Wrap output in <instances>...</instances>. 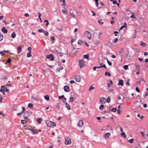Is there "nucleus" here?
Returning <instances> with one entry per match:
<instances>
[{
  "label": "nucleus",
  "instance_id": "obj_13",
  "mask_svg": "<svg viewBox=\"0 0 148 148\" xmlns=\"http://www.w3.org/2000/svg\"><path fill=\"white\" fill-rule=\"evenodd\" d=\"M118 85H121L123 86V81L122 80H119V82L118 84Z\"/></svg>",
  "mask_w": 148,
  "mask_h": 148
},
{
  "label": "nucleus",
  "instance_id": "obj_55",
  "mask_svg": "<svg viewBox=\"0 0 148 148\" xmlns=\"http://www.w3.org/2000/svg\"><path fill=\"white\" fill-rule=\"evenodd\" d=\"M113 3L114 4H116L117 2L116 1L112 0Z\"/></svg>",
  "mask_w": 148,
  "mask_h": 148
},
{
  "label": "nucleus",
  "instance_id": "obj_32",
  "mask_svg": "<svg viewBox=\"0 0 148 148\" xmlns=\"http://www.w3.org/2000/svg\"><path fill=\"white\" fill-rule=\"evenodd\" d=\"M50 123H51V126H55L56 125V123L53 122L51 121V122H50Z\"/></svg>",
  "mask_w": 148,
  "mask_h": 148
},
{
  "label": "nucleus",
  "instance_id": "obj_50",
  "mask_svg": "<svg viewBox=\"0 0 148 148\" xmlns=\"http://www.w3.org/2000/svg\"><path fill=\"white\" fill-rule=\"evenodd\" d=\"M107 86L108 89L110 88L111 86L110 83H108L107 84Z\"/></svg>",
  "mask_w": 148,
  "mask_h": 148
},
{
  "label": "nucleus",
  "instance_id": "obj_30",
  "mask_svg": "<svg viewBox=\"0 0 148 148\" xmlns=\"http://www.w3.org/2000/svg\"><path fill=\"white\" fill-rule=\"evenodd\" d=\"M63 68L62 67H61L60 68H57L56 69V71L58 72L60 70H63Z\"/></svg>",
  "mask_w": 148,
  "mask_h": 148
},
{
  "label": "nucleus",
  "instance_id": "obj_35",
  "mask_svg": "<svg viewBox=\"0 0 148 148\" xmlns=\"http://www.w3.org/2000/svg\"><path fill=\"white\" fill-rule=\"evenodd\" d=\"M11 36H12V37H15V36H16V34L15 33V32H13L12 33V34L11 35Z\"/></svg>",
  "mask_w": 148,
  "mask_h": 148
},
{
  "label": "nucleus",
  "instance_id": "obj_34",
  "mask_svg": "<svg viewBox=\"0 0 148 148\" xmlns=\"http://www.w3.org/2000/svg\"><path fill=\"white\" fill-rule=\"evenodd\" d=\"M110 97H108V99L107 100V101L108 103H109L110 102Z\"/></svg>",
  "mask_w": 148,
  "mask_h": 148
},
{
  "label": "nucleus",
  "instance_id": "obj_45",
  "mask_svg": "<svg viewBox=\"0 0 148 148\" xmlns=\"http://www.w3.org/2000/svg\"><path fill=\"white\" fill-rule=\"evenodd\" d=\"M11 62V60L10 59H8L7 60V62L8 63H10Z\"/></svg>",
  "mask_w": 148,
  "mask_h": 148
},
{
  "label": "nucleus",
  "instance_id": "obj_63",
  "mask_svg": "<svg viewBox=\"0 0 148 148\" xmlns=\"http://www.w3.org/2000/svg\"><path fill=\"white\" fill-rule=\"evenodd\" d=\"M22 110L23 111H25V108L24 107H22Z\"/></svg>",
  "mask_w": 148,
  "mask_h": 148
},
{
  "label": "nucleus",
  "instance_id": "obj_33",
  "mask_svg": "<svg viewBox=\"0 0 148 148\" xmlns=\"http://www.w3.org/2000/svg\"><path fill=\"white\" fill-rule=\"evenodd\" d=\"M121 134L122 136H123L124 138H126V135L124 132H122Z\"/></svg>",
  "mask_w": 148,
  "mask_h": 148
},
{
  "label": "nucleus",
  "instance_id": "obj_37",
  "mask_svg": "<svg viewBox=\"0 0 148 148\" xmlns=\"http://www.w3.org/2000/svg\"><path fill=\"white\" fill-rule=\"evenodd\" d=\"M111 110L113 112H115L116 111V108H112L111 109Z\"/></svg>",
  "mask_w": 148,
  "mask_h": 148
},
{
  "label": "nucleus",
  "instance_id": "obj_57",
  "mask_svg": "<svg viewBox=\"0 0 148 148\" xmlns=\"http://www.w3.org/2000/svg\"><path fill=\"white\" fill-rule=\"evenodd\" d=\"M140 133L141 134V135L143 136L144 137L145 136V135L143 132H140Z\"/></svg>",
  "mask_w": 148,
  "mask_h": 148
},
{
  "label": "nucleus",
  "instance_id": "obj_39",
  "mask_svg": "<svg viewBox=\"0 0 148 148\" xmlns=\"http://www.w3.org/2000/svg\"><path fill=\"white\" fill-rule=\"evenodd\" d=\"M44 29H38V31L40 33V32H43V31H44Z\"/></svg>",
  "mask_w": 148,
  "mask_h": 148
},
{
  "label": "nucleus",
  "instance_id": "obj_11",
  "mask_svg": "<svg viewBox=\"0 0 148 148\" xmlns=\"http://www.w3.org/2000/svg\"><path fill=\"white\" fill-rule=\"evenodd\" d=\"M2 31L4 33H6L8 32V30L6 29V28L4 27H3L2 28Z\"/></svg>",
  "mask_w": 148,
  "mask_h": 148
},
{
  "label": "nucleus",
  "instance_id": "obj_52",
  "mask_svg": "<svg viewBox=\"0 0 148 148\" xmlns=\"http://www.w3.org/2000/svg\"><path fill=\"white\" fill-rule=\"evenodd\" d=\"M4 88H2L1 87V88L0 89V92H3V91H4Z\"/></svg>",
  "mask_w": 148,
  "mask_h": 148
},
{
  "label": "nucleus",
  "instance_id": "obj_2",
  "mask_svg": "<svg viewBox=\"0 0 148 148\" xmlns=\"http://www.w3.org/2000/svg\"><path fill=\"white\" fill-rule=\"evenodd\" d=\"M46 58L50 59L52 61H53L54 60V57L52 54L47 55L46 56Z\"/></svg>",
  "mask_w": 148,
  "mask_h": 148
},
{
  "label": "nucleus",
  "instance_id": "obj_3",
  "mask_svg": "<svg viewBox=\"0 0 148 148\" xmlns=\"http://www.w3.org/2000/svg\"><path fill=\"white\" fill-rule=\"evenodd\" d=\"M79 64L80 68H82L83 66V59L79 60L78 61Z\"/></svg>",
  "mask_w": 148,
  "mask_h": 148
},
{
  "label": "nucleus",
  "instance_id": "obj_42",
  "mask_svg": "<svg viewBox=\"0 0 148 148\" xmlns=\"http://www.w3.org/2000/svg\"><path fill=\"white\" fill-rule=\"evenodd\" d=\"M123 68L125 70H127V69H128V66L127 65H125L123 66Z\"/></svg>",
  "mask_w": 148,
  "mask_h": 148
},
{
  "label": "nucleus",
  "instance_id": "obj_5",
  "mask_svg": "<svg viewBox=\"0 0 148 148\" xmlns=\"http://www.w3.org/2000/svg\"><path fill=\"white\" fill-rule=\"evenodd\" d=\"M84 35L85 37H91L90 33L88 31H86L85 32Z\"/></svg>",
  "mask_w": 148,
  "mask_h": 148
},
{
  "label": "nucleus",
  "instance_id": "obj_61",
  "mask_svg": "<svg viewBox=\"0 0 148 148\" xmlns=\"http://www.w3.org/2000/svg\"><path fill=\"white\" fill-rule=\"evenodd\" d=\"M6 86H12V84H7L6 85Z\"/></svg>",
  "mask_w": 148,
  "mask_h": 148
},
{
  "label": "nucleus",
  "instance_id": "obj_59",
  "mask_svg": "<svg viewBox=\"0 0 148 148\" xmlns=\"http://www.w3.org/2000/svg\"><path fill=\"white\" fill-rule=\"evenodd\" d=\"M38 17L40 18V16L41 15V14L40 12H38Z\"/></svg>",
  "mask_w": 148,
  "mask_h": 148
},
{
  "label": "nucleus",
  "instance_id": "obj_46",
  "mask_svg": "<svg viewBox=\"0 0 148 148\" xmlns=\"http://www.w3.org/2000/svg\"><path fill=\"white\" fill-rule=\"evenodd\" d=\"M118 39L117 38H115L113 41V42L114 43H116L118 41Z\"/></svg>",
  "mask_w": 148,
  "mask_h": 148
},
{
  "label": "nucleus",
  "instance_id": "obj_23",
  "mask_svg": "<svg viewBox=\"0 0 148 148\" xmlns=\"http://www.w3.org/2000/svg\"><path fill=\"white\" fill-rule=\"evenodd\" d=\"M95 88V87L92 86H91L89 88V89H88V90L89 91H91V90H93V89H94Z\"/></svg>",
  "mask_w": 148,
  "mask_h": 148
},
{
  "label": "nucleus",
  "instance_id": "obj_21",
  "mask_svg": "<svg viewBox=\"0 0 148 148\" xmlns=\"http://www.w3.org/2000/svg\"><path fill=\"white\" fill-rule=\"evenodd\" d=\"M45 99L47 101H49V97L48 95H45L44 96Z\"/></svg>",
  "mask_w": 148,
  "mask_h": 148
},
{
  "label": "nucleus",
  "instance_id": "obj_28",
  "mask_svg": "<svg viewBox=\"0 0 148 148\" xmlns=\"http://www.w3.org/2000/svg\"><path fill=\"white\" fill-rule=\"evenodd\" d=\"M62 11L63 13L65 14H67V11L66 9H64V10H62Z\"/></svg>",
  "mask_w": 148,
  "mask_h": 148
},
{
  "label": "nucleus",
  "instance_id": "obj_47",
  "mask_svg": "<svg viewBox=\"0 0 148 148\" xmlns=\"http://www.w3.org/2000/svg\"><path fill=\"white\" fill-rule=\"evenodd\" d=\"M83 42L82 40H79L78 42V43L79 44H81Z\"/></svg>",
  "mask_w": 148,
  "mask_h": 148
},
{
  "label": "nucleus",
  "instance_id": "obj_51",
  "mask_svg": "<svg viewBox=\"0 0 148 148\" xmlns=\"http://www.w3.org/2000/svg\"><path fill=\"white\" fill-rule=\"evenodd\" d=\"M91 12L92 13V15L93 16H95V14L94 11H91Z\"/></svg>",
  "mask_w": 148,
  "mask_h": 148
},
{
  "label": "nucleus",
  "instance_id": "obj_49",
  "mask_svg": "<svg viewBox=\"0 0 148 148\" xmlns=\"http://www.w3.org/2000/svg\"><path fill=\"white\" fill-rule=\"evenodd\" d=\"M98 22L99 24H100L101 25H102V24H103V22H101L99 20H98Z\"/></svg>",
  "mask_w": 148,
  "mask_h": 148
},
{
  "label": "nucleus",
  "instance_id": "obj_7",
  "mask_svg": "<svg viewBox=\"0 0 148 148\" xmlns=\"http://www.w3.org/2000/svg\"><path fill=\"white\" fill-rule=\"evenodd\" d=\"M71 140L70 139H69V140H68L67 139H66L65 142V143L66 145H70L71 143Z\"/></svg>",
  "mask_w": 148,
  "mask_h": 148
},
{
  "label": "nucleus",
  "instance_id": "obj_12",
  "mask_svg": "<svg viewBox=\"0 0 148 148\" xmlns=\"http://www.w3.org/2000/svg\"><path fill=\"white\" fill-rule=\"evenodd\" d=\"M110 135V133H107L105 134L104 136L105 138L106 139L107 138H108Z\"/></svg>",
  "mask_w": 148,
  "mask_h": 148
},
{
  "label": "nucleus",
  "instance_id": "obj_58",
  "mask_svg": "<svg viewBox=\"0 0 148 148\" xmlns=\"http://www.w3.org/2000/svg\"><path fill=\"white\" fill-rule=\"evenodd\" d=\"M117 111L118 113L119 114H120L121 113V111L119 109L118 110H117Z\"/></svg>",
  "mask_w": 148,
  "mask_h": 148
},
{
  "label": "nucleus",
  "instance_id": "obj_41",
  "mask_svg": "<svg viewBox=\"0 0 148 148\" xmlns=\"http://www.w3.org/2000/svg\"><path fill=\"white\" fill-rule=\"evenodd\" d=\"M137 116L138 117H140L141 119H142L143 117V116H140V114H137Z\"/></svg>",
  "mask_w": 148,
  "mask_h": 148
},
{
  "label": "nucleus",
  "instance_id": "obj_9",
  "mask_svg": "<svg viewBox=\"0 0 148 148\" xmlns=\"http://www.w3.org/2000/svg\"><path fill=\"white\" fill-rule=\"evenodd\" d=\"M83 124V121L82 120H80L78 124V126L79 127H81L82 126Z\"/></svg>",
  "mask_w": 148,
  "mask_h": 148
},
{
  "label": "nucleus",
  "instance_id": "obj_6",
  "mask_svg": "<svg viewBox=\"0 0 148 148\" xmlns=\"http://www.w3.org/2000/svg\"><path fill=\"white\" fill-rule=\"evenodd\" d=\"M64 91L66 92H68L70 91V89L69 86H65L64 87Z\"/></svg>",
  "mask_w": 148,
  "mask_h": 148
},
{
  "label": "nucleus",
  "instance_id": "obj_60",
  "mask_svg": "<svg viewBox=\"0 0 148 148\" xmlns=\"http://www.w3.org/2000/svg\"><path fill=\"white\" fill-rule=\"evenodd\" d=\"M29 130H30L32 132H33V130H34V129H32V128H29Z\"/></svg>",
  "mask_w": 148,
  "mask_h": 148
},
{
  "label": "nucleus",
  "instance_id": "obj_38",
  "mask_svg": "<svg viewBox=\"0 0 148 148\" xmlns=\"http://www.w3.org/2000/svg\"><path fill=\"white\" fill-rule=\"evenodd\" d=\"M96 2V7H98V0H95Z\"/></svg>",
  "mask_w": 148,
  "mask_h": 148
},
{
  "label": "nucleus",
  "instance_id": "obj_1",
  "mask_svg": "<svg viewBox=\"0 0 148 148\" xmlns=\"http://www.w3.org/2000/svg\"><path fill=\"white\" fill-rule=\"evenodd\" d=\"M70 15L73 17V20L75 21L74 23H72V24L73 25H76L77 23V22L76 18L75 17V15L74 14H73L72 13H70Z\"/></svg>",
  "mask_w": 148,
  "mask_h": 148
},
{
  "label": "nucleus",
  "instance_id": "obj_31",
  "mask_svg": "<svg viewBox=\"0 0 148 148\" xmlns=\"http://www.w3.org/2000/svg\"><path fill=\"white\" fill-rule=\"evenodd\" d=\"M102 67L105 68L106 69L107 68V67H106V65H105V64H104L102 66H98V68L99 69V68H102Z\"/></svg>",
  "mask_w": 148,
  "mask_h": 148
},
{
  "label": "nucleus",
  "instance_id": "obj_44",
  "mask_svg": "<svg viewBox=\"0 0 148 148\" xmlns=\"http://www.w3.org/2000/svg\"><path fill=\"white\" fill-rule=\"evenodd\" d=\"M136 90L138 92H140V90H139V89L138 88V87H136Z\"/></svg>",
  "mask_w": 148,
  "mask_h": 148
},
{
  "label": "nucleus",
  "instance_id": "obj_53",
  "mask_svg": "<svg viewBox=\"0 0 148 148\" xmlns=\"http://www.w3.org/2000/svg\"><path fill=\"white\" fill-rule=\"evenodd\" d=\"M64 95H62L61 96H60L59 97V99H61L63 97H64Z\"/></svg>",
  "mask_w": 148,
  "mask_h": 148
},
{
  "label": "nucleus",
  "instance_id": "obj_26",
  "mask_svg": "<svg viewBox=\"0 0 148 148\" xmlns=\"http://www.w3.org/2000/svg\"><path fill=\"white\" fill-rule=\"evenodd\" d=\"M27 119V117L26 116L25 117V119L24 120H21V123H22L23 125L25 124L24 121H26V119Z\"/></svg>",
  "mask_w": 148,
  "mask_h": 148
},
{
  "label": "nucleus",
  "instance_id": "obj_36",
  "mask_svg": "<svg viewBox=\"0 0 148 148\" xmlns=\"http://www.w3.org/2000/svg\"><path fill=\"white\" fill-rule=\"evenodd\" d=\"M104 107V106L103 105H101L100 106L99 108V109L101 110H102V109H103Z\"/></svg>",
  "mask_w": 148,
  "mask_h": 148
},
{
  "label": "nucleus",
  "instance_id": "obj_22",
  "mask_svg": "<svg viewBox=\"0 0 148 148\" xmlns=\"http://www.w3.org/2000/svg\"><path fill=\"white\" fill-rule=\"evenodd\" d=\"M33 133L34 134H37L38 133V131L36 129H34L33 130Z\"/></svg>",
  "mask_w": 148,
  "mask_h": 148
},
{
  "label": "nucleus",
  "instance_id": "obj_20",
  "mask_svg": "<svg viewBox=\"0 0 148 148\" xmlns=\"http://www.w3.org/2000/svg\"><path fill=\"white\" fill-rule=\"evenodd\" d=\"M105 59L107 60V62L108 65L110 66H111L112 65V63L111 62H110L108 60V58H105Z\"/></svg>",
  "mask_w": 148,
  "mask_h": 148
},
{
  "label": "nucleus",
  "instance_id": "obj_10",
  "mask_svg": "<svg viewBox=\"0 0 148 148\" xmlns=\"http://www.w3.org/2000/svg\"><path fill=\"white\" fill-rule=\"evenodd\" d=\"M64 102H65V104L67 109L69 110H70V106L69 105V104L67 102H66L65 101H64Z\"/></svg>",
  "mask_w": 148,
  "mask_h": 148
},
{
  "label": "nucleus",
  "instance_id": "obj_54",
  "mask_svg": "<svg viewBox=\"0 0 148 148\" xmlns=\"http://www.w3.org/2000/svg\"><path fill=\"white\" fill-rule=\"evenodd\" d=\"M98 67H97V66H95L94 67V68H93V70H94V71H95L96 70V69L97 68H98Z\"/></svg>",
  "mask_w": 148,
  "mask_h": 148
},
{
  "label": "nucleus",
  "instance_id": "obj_16",
  "mask_svg": "<svg viewBox=\"0 0 148 148\" xmlns=\"http://www.w3.org/2000/svg\"><path fill=\"white\" fill-rule=\"evenodd\" d=\"M21 50H22L21 47V46H18V51H17L18 53H20Z\"/></svg>",
  "mask_w": 148,
  "mask_h": 148
},
{
  "label": "nucleus",
  "instance_id": "obj_18",
  "mask_svg": "<svg viewBox=\"0 0 148 148\" xmlns=\"http://www.w3.org/2000/svg\"><path fill=\"white\" fill-rule=\"evenodd\" d=\"M84 58L86 59L87 60L89 59V54H87L84 55Z\"/></svg>",
  "mask_w": 148,
  "mask_h": 148
},
{
  "label": "nucleus",
  "instance_id": "obj_14",
  "mask_svg": "<svg viewBox=\"0 0 148 148\" xmlns=\"http://www.w3.org/2000/svg\"><path fill=\"white\" fill-rule=\"evenodd\" d=\"M50 122H51V121H47L46 122L48 126L49 127H51V123H50Z\"/></svg>",
  "mask_w": 148,
  "mask_h": 148
},
{
  "label": "nucleus",
  "instance_id": "obj_15",
  "mask_svg": "<svg viewBox=\"0 0 148 148\" xmlns=\"http://www.w3.org/2000/svg\"><path fill=\"white\" fill-rule=\"evenodd\" d=\"M1 88H4V90H5V91L9 92V89H8L6 87H5V86H1Z\"/></svg>",
  "mask_w": 148,
  "mask_h": 148
},
{
  "label": "nucleus",
  "instance_id": "obj_40",
  "mask_svg": "<svg viewBox=\"0 0 148 148\" xmlns=\"http://www.w3.org/2000/svg\"><path fill=\"white\" fill-rule=\"evenodd\" d=\"M70 100L71 102H73L74 101V98L73 97H71L70 98Z\"/></svg>",
  "mask_w": 148,
  "mask_h": 148
},
{
  "label": "nucleus",
  "instance_id": "obj_62",
  "mask_svg": "<svg viewBox=\"0 0 148 148\" xmlns=\"http://www.w3.org/2000/svg\"><path fill=\"white\" fill-rule=\"evenodd\" d=\"M147 104L146 103H145L144 104V105H143V107L144 108H147Z\"/></svg>",
  "mask_w": 148,
  "mask_h": 148
},
{
  "label": "nucleus",
  "instance_id": "obj_64",
  "mask_svg": "<svg viewBox=\"0 0 148 148\" xmlns=\"http://www.w3.org/2000/svg\"><path fill=\"white\" fill-rule=\"evenodd\" d=\"M110 23H111V24H113L114 23V21L113 20H112V21H110Z\"/></svg>",
  "mask_w": 148,
  "mask_h": 148
},
{
  "label": "nucleus",
  "instance_id": "obj_48",
  "mask_svg": "<svg viewBox=\"0 0 148 148\" xmlns=\"http://www.w3.org/2000/svg\"><path fill=\"white\" fill-rule=\"evenodd\" d=\"M32 48L30 47H29L27 48V50L29 51V52H31V50Z\"/></svg>",
  "mask_w": 148,
  "mask_h": 148
},
{
  "label": "nucleus",
  "instance_id": "obj_19",
  "mask_svg": "<svg viewBox=\"0 0 148 148\" xmlns=\"http://www.w3.org/2000/svg\"><path fill=\"white\" fill-rule=\"evenodd\" d=\"M140 44L141 45H142L143 47H145L146 46L147 44L146 43L143 42L142 41H141Z\"/></svg>",
  "mask_w": 148,
  "mask_h": 148
},
{
  "label": "nucleus",
  "instance_id": "obj_25",
  "mask_svg": "<svg viewBox=\"0 0 148 148\" xmlns=\"http://www.w3.org/2000/svg\"><path fill=\"white\" fill-rule=\"evenodd\" d=\"M42 33H43L46 36H48L49 34L48 32L47 31H46L45 30H44L43 32Z\"/></svg>",
  "mask_w": 148,
  "mask_h": 148
},
{
  "label": "nucleus",
  "instance_id": "obj_43",
  "mask_svg": "<svg viewBox=\"0 0 148 148\" xmlns=\"http://www.w3.org/2000/svg\"><path fill=\"white\" fill-rule=\"evenodd\" d=\"M134 140V139H130V140H129V142L131 143H133V140Z\"/></svg>",
  "mask_w": 148,
  "mask_h": 148
},
{
  "label": "nucleus",
  "instance_id": "obj_29",
  "mask_svg": "<svg viewBox=\"0 0 148 148\" xmlns=\"http://www.w3.org/2000/svg\"><path fill=\"white\" fill-rule=\"evenodd\" d=\"M31 52H29L27 54V57H29L32 56Z\"/></svg>",
  "mask_w": 148,
  "mask_h": 148
},
{
  "label": "nucleus",
  "instance_id": "obj_4",
  "mask_svg": "<svg viewBox=\"0 0 148 148\" xmlns=\"http://www.w3.org/2000/svg\"><path fill=\"white\" fill-rule=\"evenodd\" d=\"M100 101L101 103L104 104L106 102V99L104 97H101L100 99Z\"/></svg>",
  "mask_w": 148,
  "mask_h": 148
},
{
  "label": "nucleus",
  "instance_id": "obj_24",
  "mask_svg": "<svg viewBox=\"0 0 148 148\" xmlns=\"http://www.w3.org/2000/svg\"><path fill=\"white\" fill-rule=\"evenodd\" d=\"M105 75L106 76L107 75H108L109 77H110L111 76V74L109 72H108L107 71H106L105 73Z\"/></svg>",
  "mask_w": 148,
  "mask_h": 148
},
{
  "label": "nucleus",
  "instance_id": "obj_56",
  "mask_svg": "<svg viewBox=\"0 0 148 148\" xmlns=\"http://www.w3.org/2000/svg\"><path fill=\"white\" fill-rule=\"evenodd\" d=\"M56 107L58 109H58H60V107L59 106H58V105H56Z\"/></svg>",
  "mask_w": 148,
  "mask_h": 148
},
{
  "label": "nucleus",
  "instance_id": "obj_27",
  "mask_svg": "<svg viewBox=\"0 0 148 148\" xmlns=\"http://www.w3.org/2000/svg\"><path fill=\"white\" fill-rule=\"evenodd\" d=\"M28 107L29 108H33V105L31 103H29L28 105Z\"/></svg>",
  "mask_w": 148,
  "mask_h": 148
},
{
  "label": "nucleus",
  "instance_id": "obj_17",
  "mask_svg": "<svg viewBox=\"0 0 148 148\" xmlns=\"http://www.w3.org/2000/svg\"><path fill=\"white\" fill-rule=\"evenodd\" d=\"M42 119L41 118H38L37 119L36 121L38 122V123L40 124L41 123V121H42Z\"/></svg>",
  "mask_w": 148,
  "mask_h": 148
},
{
  "label": "nucleus",
  "instance_id": "obj_8",
  "mask_svg": "<svg viewBox=\"0 0 148 148\" xmlns=\"http://www.w3.org/2000/svg\"><path fill=\"white\" fill-rule=\"evenodd\" d=\"M74 77L76 81L77 82H79L80 81L81 79L79 76L75 75L74 76Z\"/></svg>",
  "mask_w": 148,
  "mask_h": 148
}]
</instances>
